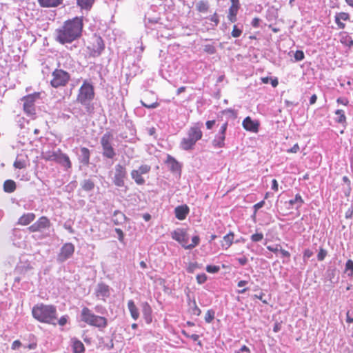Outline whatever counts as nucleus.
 Instances as JSON below:
<instances>
[{
    "mask_svg": "<svg viewBox=\"0 0 353 353\" xmlns=\"http://www.w3.org/2000/svg\"><path fill=\"white\" fill-rule=\"evenodd\" d=\"M335 18H339V20L347 21L349 19V14L346 12H340L335 16Z\"/></svg>",
    "mask_w": 353,
    "mask_h": 353,
    "instance_id": "obj_50",
    "label": "nucleus"
},
{
    "mask_svg": "<svg viewBox=\"0 0 353 353\" xmlns=\"http://www.w3.org/2000/svg\"><path fill=\"white\" fill-rule=\"evenodd\" d=\"M94 0H77V6L82 10H90L93 3Z\"/></svg>",
    "mask_w": 353,
    "mask_h": 353,
    "instance_id": "obj_32",
    "label": "nucleus"
},
{
    "mask_svg": "<svg viewBox=\"0 0 353 353\" xmlns=\"http://www.w3.org/2000/svg\"><path fill=\"white\" fill-rule=\"evenodd\" d=\"M189 208L186 205H179L174 209L175 216L179 220H184L189 213Z\"/></svg>",
    "mask_w": 353,
    "mask_h": 353,
    "instance_id": "obj_16",
    "label": "nucleus"
},
{
    "mask_svg": "<svg viewBox=\"0 0 353 353\" xmlns=\"http://www.w3.org/2000/svg\"><path fill=\"white\" fill-rule=\"evenodd\" d=\"M41 6L44 8L57 7L63 0H38Z\"/></svg>",
    "mask_w": 353,
    "mask_h": 353,
    "instance_id": "obj_25",
    "label": "nucleus"
},
{
    "mask_svg": "<svg viewBox=\"0 0 353 353\" xmlns=\"http://www.w3.org/2000/svg\"><path fill=\"white\" fill-rule=\"evenodd\" d=\"M234 240V234L232 232H230L223 236V241L221 243V246L223 249H228L232 244Z\"/></svg>",
    "mask_w": 353,
    "mask_h": 353,
    "instance_id": "obj_26",
    "label": "nucleus"
},
{
    "mask_svg": "<svg viewBox=\"0 0 353 353\" xmlns=\"http://www.w3.org/2000/svg\"><path fill=\"white\" fill-rule=\"evenodd\" d=\"M74 252V246L71 243H65L61 248L60 252L58 254V261L62 263L70 258Z\"/></svg>",
    "mask_w": 353,
    "mask_h": 353,
    "instance_id": "obj_11",
    "label": "nucleus"
},
{
    "mask_svg": "<svg viewBox=\"0 0 353 353\" xmlns=\"http://www.w3.org/2000/svg\"><path fill=\"white\" fill-rule=\"evenodd\" d=\"M237 260L241 265H245L248 263V259L245 256L238 258Z\"/></svg>",
    "mask_w": 353,
    "mask_h": 353,
    "instance_id": "obj_56",
    "label": "nucleus"
},
{
    "mask_svg": "<svg viewBox=\"0 0 353 353\" xmlns=\"http://www.w3.org/2000/svg\"><path fill=\"white\" fill-rule=\"evenodd\" d=\"M50 222L46 216L40 217L35 223L28 227L30 232H41L44 229L50 228Z\"/></svg>",
    "mask_w": 353,
    "mask_h": 353,
    "instance_id": "obj_12",
    "label": "nucleus"
},
{
    "mask_svg": "<svg viewBox=\"0 0 353 353\" xmlns=\"http://www.w3.org/2000/svg\"><path fill=\"white\" fill-rule=\"evenodd\" d=\"M83 27V17H76L67 20L55 30L54 39L62 45L71 43L81 37Z\"/></svg>",
    "mask_w": 353,
    "mask_h": 353,
    "instance_id": "obj_1",
    "label": "nucleus"
},
{
    "mask_svg": "<svg viewBox=\"0 0 353 353\" xmlns=\"http://www.w3.org/2000/svg\"><path fill=\"white\" fill-rule=\"evenodd\" d=\"M336 115L337 116L335 119L336 122L339 123H344L346 121V117L345 115L344 111L342 110H337L335 112Z\"/></svg>",
    "mask_w": 353,
    "mask_h": 353,
    "instance_id": "obj_36",
    "label": "nucleus"
},
{
    "mask_svg": "<svg viewBox=\"0 0 353 353\" xmlns=\"http://www.w3.org/2000/svg\"><path fill=\"white\" fill-rule=\"evenodd\" d=\"M264 204H265V201H261L256 203L254 205V208L255 212H256L258 210L261 208L264 205Z\"/></svg>",
    "mask_w": 353,
    "mask_h": 353,
    "instance_id": "obj_54",
    "label": "nucleus"
},
{
    "mask_svg": "<svg viewBox=\"0 0 353 353\" xmlns=\"http://www.w3.org/2000/svg\"><path fill=\"white\" fill-rule=\"evenodd\" d=\"M326 255H327V251L321 248V249H320V250L317 254V259L319 261H321L324 260Z\"/></svg>",
    "mask_w": 353,
    "mask_h": 353,
    "instance_id": "obj_47",
    "label": "nucleus"
},
{
    "mask_svg": "<svg viewBox=\"0 0 353 353\" xmlns=\"http://www.w3.org/2000/svg\"><path fill=\"white\" fill-rule=\"evenodd\" d=\"M81 154L79 156V162L83 165L88 166L90 163V152L88 148L82 147L80 149Z\"/></svg>",
    "mask_w": 353,
    "mask_h": 353,
    "instance_id": "obj_18",
    "label": "nucleus"
},
{
    "mask_svg": "<svg viewBox=\"0 0 353 353\" xmlns=\"http://www.w3.org/2000/svg\"><path fill=\"white\" fill-rule=\"evenodd\" d=\"M304 203L303 199L301 196L299 194H296L295 198L289 201V204L291 205V208H293V206L295 205L294 208L298 210L301 207L303 203Z\"/></svg>",
    "mask_w": 353,
    "mask_h": 353,
    "instance_id": "obj_31",
    "label": "nucleus"
},
{
    "mask_svg": "<svg viewBox=\"0 0 353 353\" xmlns=\"http://www.w3.org/2000/svg\"><path fill=\"white\" fill-rule=\"evenodd\" d=\"M113 134L110 132H105L101 138L100 143L102 148L112 146V142L113 141Z\"/></svg>",
    "mask_w": 353,
    "mask_h": 353,
    "instance_id": "obj_21",
    "label": "nucleus"
},
{
    "mask_svg": "<svg viewBox=\"0 0 353 353\" xmlns=\"http://www.w3.org/2000/svg\"><path fill=\"white\" fill-rule=\"evenodd\" d=\"M231 6L229 8L228 18L231 22L236 21V14L239 9V0H230Z\"/></svg>",
    "mask_w": 353,
    "mask_h": 353,
    "instance_id": "obj_15",
    "label": "nucleus"
},
{
    "mask_svg": "<svg viewBox=\"0 0 353 353\" xmlns=\"http://www.w3.org/2000/svg\"><path fill=\"white\" fill-rule=\"evenodd\" d=\"M196 10L201 13H206L210 8L209 2L206 0H200L195 4Z\"/></svg>",
    "mask_w": 353,
    "mask_h": 353,
    "instance_id": "obj_24",
    "label": "nucleus"
},
{
    "mask_svg": "<svg viewBox=\"0 0 353 353\" xmlns=\"http://www.w3.org/2000/svg\"><path fill=\"white\" fill-rule=\"evenodd\" d=\"M183 334L185 336H187V337H188V338L191 339L192 340H193L194 341H199V336L198 334H191V335H189V334H187L184 331L183 332Z\"/></svg>",
    "mask_w": 353,
    "mask_h": 353,
    "instance_id": "obj_53",
    "label": "nucleus"
},
{
    "mask_svg": "<svg viewBox=\"0 0 353 353\" xmlns=\"http://www.w3.org/2000/svg\"><path fill=\"white\" fill-rule=\"evenodd\" d=\"M299 150V145L298 143H296L290 149L287 150L288 153H296Z\"/></svg>",
    "mask_w": 353,
    "mask_h": 353,
    "instance_id": "obj_52",
    "label": "nucleus"
},
{
    "mask_svg": "<svg viewBox=\"0 0 353 353\" xmlns=\"http://www.w3.org/2000/svg\"><path fill=\"white\" fill-rule=\"evenodd\" d=\"M165 163L171 172H175L181 170V166L179 162L170 154L167 156Z\"/></svg>",
    "mask_w": 353,
    "mask_h": 353,
    "instance_id": "obj_19",
    "label": "nucleus"
},
{
    "mask_svg": "<svg viewBox=\"0 0 353 353\" xmlns=\"http://www.w3.org/2000/svg\"><path fill=\"white\" fill-rule=\"evenodd\" d=\"M115 232L119 235V241H122L123 238V232L120 228H116Z\"/></svg>",
    "mask_w": 353,
    "mask_h": 353,
    "instance_id": "obj_60",
    "label": "nucleus"
},
{
    "mask_svg": "<svg viewBox=\"0 0 353 353\" xmlns=\"http://www.w3.org/2000/svg\"><path fill=\"white\" fill-rule=\"evenodd\" d=\"M57 163L62 165L67 169H70L72 166V163L69 159V157L63 153L59 154V158Z\"/></svg>",
    "mask_w": 353,
    "mask_h": 353,
    "instance_id": "obj_27",
    "label": "nucleus"
},
{
    "mask_svg": "<svg viewBox=\"0 0 353 353\" xmlns=\"http://www.w3.org/2000/svg\"><path fill=\"white\" fill-rule=\"evenodd\" d=\"M39 97L40 93L34 92L33 94L25 96L21 99V101L23 102V110L28 116L32 117L35 114L34 103L37 99H39Z\"/></svg>",
    "mask_w": 353,
    "mask_h": 353,
    "instance_id": "obj_6",
    "label": "nucleus"
},
{
    "mask_svg": "<svg viewBox=\"0 0 353 353\" xmlns=\"http://www.w3.org/2000/svg\"><path fill=\"white\" fill-rule=\"evenodd\" d=\"M95 295L98 299L105 300L110 295L109 286L103 283H98Z\"/></svg>",
    "mask_w": 353,
    "mask_h": 353,
    "instance_id": "obj_13",
    "label": "nucleus"
},
{
    "mask_svg": "<svg viewBox=\"0 0 353 353\" xmlns=\"http://www.w3.org/2000/svg\"><path fill=\"white\" fill-rule=\"evenodd\" d=\"M141 103L143 106L148 108V109H154L157 108L159 105V103L158 102H154L150 104H147L144 103L143 101H141Z\"/></svg>",
    "mask_w": 353,
    "mask_h": 353,
    "instance_id": "obj_48",
    "label": "nucleus"
},
{
    "mask_svg": "<svg viewBox=\"0 0 353 353\" xmlns=\"http://www.w3.org/2000/svg\"><path fill=\"white\" fill-rule=\"evenodd\" d=\"M128 308L130 312V315L134 320H137L139 317V312L132 300H129L128 302Z\"/></svg>",
    "mask_w": 353,
    "mask_h": 353,
    "instance_id": "obj_23",
    "label": "nucleus"
},
{
    "mask_svg": "<svg viewBox=\"0 0 353 353\" xmlns=\"http://www.w3.org/2000/svg\"><path fill=\"white\" fill-rule=\"evenodd\" d=\"M62 152L60 149H58L55 151L48 152L45 154L44 159L47 161H54L57 162L59 158V154H61Z\"/></svg>",
    "mask_w": 353,
    "mask_h": 353,
    "instance_id": "obj_28",
    "label": "nucleus"
},
{
    "mask_svg": "<svg viewBox=\"0 0 353 353\" xmlns=\"http://www.w3.org/2000/svg\"><path fill=\"white\" fill-rule=\"evenodd\" d=\"M102 154L108 159H113L116 156V152L112 146L102 148Z\"/></svg>",
    "mask_w": 353,
    "mask_h": 353,
    "instance_id": "obj_35",
    "label": "nucleus"
},
{
    "mask_svg": "<svg viewBox=\"0 0 353 353\" xmlns=\"http://www.w3.org/2000/svg\"><path fill=\"white\" fill-rule=\"evenodd\" d=\"M242 33V30L241 29H239L236 25L234 26L233 30L232 31V36L234 38L239 37L241 36Z\"/></svg>",
    "mask_w": 353,
    "mask_h": 353,
    "instance_id": "obj_45",
    "label": "nucleus"
},
{
    "mask_svg": "<svg viewBox=\"0 0 353 353\" xmlns=\"http://www.w3.org/2000/svg\"><path fill=\"white\" fill-rule=\"evenodd\" d=\"M16 190V183L11 179H8L3 183V190L7 193H12Z\"/></svg>",
    "mask_w": 353,
    "mask_h": 353,
    "instance_id": "obj_30",
    "label": "nucleus"
},
{
    "mask_svg": "<svg viewBox=\"0 0 353 353\" xmlns=\"http://www.w3.org/2000/svg\"><path fill=\"white\" fill-rule=\"evenodd\" d=\"M68 316L67 315L62 316L58 321L57 320V323H58L59 325L64 326L68 322Z\"/></svg>",
    "mask_w": 353,
    "mask_h": 353,
    "instance_id": "obj_51",
    "label": "nucleus"
},
{
    "mask_svg": "<svg viewBox=\"0 0 353 353\" xmlns=\"http://www.w3.org/2000/svg\"><path fill=\"white\" fill-rule=\"evenodd\" d=\"M21 342L18 340H16L12 343V348L13 350H16V349L19 348L21 346Z\"/></svg>",
    "mask_w": 353,
    "mask_h": 353,
    "instance_id": "obj_61",
    "label": "nucleus"
},
{
    "mask_svg": "<svg viewBox=\"0 0 353 353\" xmlns=\"http://www.w3.org/2000/svg\"><path fill=\"white\" fill-rule=\"evenodd\" d=\"M353 215V208H350L345 212V216L346 219H350L352 218Z\"/></svg>",
    "mask_w": 353,
    "mask_h": 353,
    "instance_id": "obj_55",
    "label": "nucleus"
},
{
    "mask_svg": "<svg viewBox=\"0 0 353 353\" xmlns=\"http://www.w3.org/2000/svg\"><path fill=\"white\" fill-rule=\"evenodd\" d=\"M296 61H299L304 59V53L301 50H296L294 56Z\"/></svg>",
    "mask_w": 353,
    "mask_h": 353,
    "instance_id": "obj_46",
    "label": "nucleus"
},
{
    "mask_svg": "<svg viewBox=\"0 0 353 353\" xmlns=\"http://www.w3.org/2000/svg\"><path fill=\"white\" fill-rule=\"evenodd\" d=\"M104 49V43L102 39L100 37H97L94 39L92 48L93 56H99Z\"/></svg>",
    "mask_w": 353,
    "mask_h": 353,
    "instance_id": "obj_17",
    "label": "nucleus"
},
{
    "mask_svg": "<svg viewBox=\"0 0 353 353\" xmlns=\"http://www.w3.org/2000/svg\"><path fill=\"white\" fill-rule=\"evenodd\" d=\"M127 176L126 168L124 165L117 164L114 167V175L113 177V183L117 187H123L125 185L124 180Z\"/></svg>",
    "mask_w": 353,
    "mask_h": 353,
    "instance_id": "obj_8",
    "label": "nucleus"
},
{
    "mask_svg": "<svg viewBox=\"0 0 353 353\" xmlns=\"http://www.w3.org/2000/svg\"><path fill=\"white\" fill-rule=\"evenodd\" d=\"M241 353H250V350L246 345H243L241 347Z\"/></svg>",
    "mask_w": 353,
    "mask_h": 353,
    "instance_id": "obj_64",
    "label": "nucleus"
},
{
    "mask_svg": "<svg viewBox=\"0 0 353 353\" xmlns=\"http://www.w3.org/2000/svg\"><path fill=\"white\" fill-rule=\"evenodd\" d=\"M130 174H131L132 179L135 181V183L137 185H143L145 183V180L142 176V174H140L139 172H137V170H132L131 171Z\"/></svg>",
    "mask_w": 353,
    "mask_h": 353,
    "instance_id": "obj_29",
    "label": "nucleus"
},
{
    "mask_svg": "<svg viewBox=\"0 0 353 353\" xmlns=\"http://www.w3.org/2000/svg\"><path fill=\"white\" fill-rule=\"evenodd\" d=\"M210 21L214 22L215 23V25L216 26L219 22V18H218V16L216 14V13H214L210 18Z\"/></svg>",
    "mask_w": 353,
    "mask_h": 353,
    "instance_id": "obj_59",
    "label": "nucleus"
},
{
    "mask_svg": "<svg viewBox=\"0 0 353 353\" xmlns=\"http://www.w3.org/2000/svg\"><path fill=\"white\" fill-rule=\"evenodd\" d=\"M81 320L88 325L104 328L107 326V319L105 317L95 315L88 307H83L81 310Z\"/></svg>",
    "mask_w": 353,
    "mask_h": 353,
    "instance_id": "obj_5",
    "label": "nucleus"
},
{
    "mask_svg": "<svg viewBox=\"0 0 353 353\" xmlns=\"http://www.w3.org/2000/svg\"><path fill=\"white\" fill-rule=\"evenodd\" d=\"M279 245H276L275 247H273V246H271V245H269L267 247V249L271 252H277L278 251L280 250V249L279 248Z\"/></svg>",
    "mask_w": 353,
    "mask_h": 353,
    "instance_id": "obj_58",
    "label": "nucleus"
},
{
    "mask_svg": "<svg viewBox=\"0 0 353 353\" xmlns=\"http://www.w3.org/2000/svg\"><path fill=\"white\" fill-rule=\"evenodd\" d=\"M14 167L17 169H23L26 167V163L24 160L17 159L13 164Z\"/></svg>",
    "mask_w": 353,
    "mask_h": 353,
    "instance_id": "obj_42",
    "label": "nucleus"
},
{
    "mask_svg": "<svg viewBox=\"0 0 353 353\" xmlns=\"http://www.w3.org/2000/svg\"><path fill=\"white\" fill-rule=\"evenodd\" d=\"M94 97L92 85L85 81L79 90L77 101L85 106L88 112H91L90 103Z\"/></svg>",
    "mask_w": 353,
    "mask_h": 353,
    "instance_id": "obj_4",
    "label": "nucleus"
},
{
    "mask_svg": "<svg viewBox=\"0 0 353 353\" xmlns=\"http://www.w3.org/2000/svg\"><path fill=\"white\" fill-rule=\"evenodd\" d=\"M345 271L349 272L348 275L352 276L353 275V261L349 259L347 261L345 264Z\"/></svg>",
    "mask_w": 353,
    "mask_h": 353,
    "instance_id": "obj_41",
    "label": "nucleus"
},
{
    "mask_svg": "<svg viewBox=\"0 0 353 353\" xmlns=\"http://www.w3.org/2000/svg\"><path fill=\"white\" fill-rule=\"evenodd\" d=\"M263 239L262 233H256L251 236V239L253 242H259Z\"/></svg>",
    "mask_w": 353,
    "mask_h": 353,
    "instance_id": "obj_44",
    "label": "nucleus"
},
{
    "mask_svg": "<svg viewBox=\"0 0 353 353\" xmlns=\"http://www.w3.org/2000/svg\"><path fill=\"white\" fill-rule=\"evenodd\" d=\"M125 219V215L123 213L116 210L114 212L113 216H112V221L114 225H119L120 224L123 220Z\"/></svg>",
    "mask_w": 353,
    "mask_h": 353,
    "instance_id": "obj_34",
    "label": "nucleus"
},
{
    "mask_svg": "<svg viewBox=\"0 0 353 353\" xmlns=\"http://www.w3.org/2000/svg\"><path fill=\"white\" fill-rule=\"evenodd\" d=\"M141 307L143 318L145 322L149 324L152 322V308L147 302L143 303Z\"/></svg>",
    "mask_w": 353,
    "mask_h": 353,
    "instance_id": "obj_20",
    "label": "nucleus"
},
{
    "mask_svg": "<svg viewBox=\"0 0 353 353\" xmlns=\"http://www.w3.org/2000/svg\"><path fill=\"white\" fill-rule=\"evenodd\" d=\"M196 267H197L196 263H190L188 268V272H193Z\"/></svg>",
    "mask_w": 353,
    "mask_h": 353,
    "instance_id": "obj_62",
    "label": "nucleus"
},
{
    "mask_svg": "<svg viewBox=\"0 0 353 353\" xmlns=\"http://www.w3.org/2000/svg\"><path fill=\"white\" fill-rule=\"evenodd\" d=\"M220 270L219 266L208 265L206 266V271L209 273H216Z\"/></svg>",
    "mask_w": 353,
    "mask_h": 353,
    "instance_id": "obj_43",
    "label": "nucleus"
},
{
    "mask_svg": "<svg viewBox=\"0 0 353 353\" xmlns=\"http://www.w3.org/2000/svg\"><path fill=\"white\" fill-rule=\"evenodd\" d=\"M214 318V312L212 310H209L207 311L205 315V322L210 323Z\"/></svg>",
    "mask_w": 353,
    "mask_h": 353,
    "instance_id": "obj_40",
    "label": "nucleus"
},
{
    "mask_svg": "<svg viewBox=\"0 0 353 353\" xmlns=\"http://www.w3.org/2000/svg\"><path fill=\"white\" fill-rule=\"evenodd\" d=\"M172 238L179 242L183 248L187 250L188 245L189 236L183 229L178 228L171 233Z\"/></svg>",
    "mask_w": 353,
    "mask_h": 353,
    "instance_id": "obj_10",
    "label": "nucleus"
},
{
    "mask_svg": "<svg viewBox=\"0 0 353 353\" xmlns=\"http://www.w3.org/2000/svg\"><path fill=\"white\" fill-rule=\"evenodd\" d=\"M151 170V167L147 164L141 165L137 170L141 174H148Z\"/></svg>",
    "mask_w": 353,
    "mask_h": 353,
    "instance_id": "obj_38",
    "label": "nucleus"
},
{
    "mask_svg": "<svg viewBox=\"0 0 353 353\" xmlns=\"http://www.w3.org/2000/svg\"><path fill=\"white\" fill-rule=\"evenodd\" d=\"M242 125L247 131L257 132L259 123L257 121L252 120L250 117H247L243 121Z\"/></svg>",
    "mask_w": 353,
    "mask_h": 353,
    "instance_id": "obj_14",
    "label": "nucleus"
},
{
    "mask_svg": "<svg viewBox=\"0 0 353 353\" xmlns=\"http://www.w3.org/2000/svg\"><path fill=\"white\" fill-rule=\"evenodd\" d=\"M35 219V214L32 212L23 214L18 220L17 223L21 225H27L33 221Z\"/></svg>",
    "mask_w": 353,
    "mask_h": 353,
    "instance_id": "obj_22",
    "label": "nucleus"
},
{
    "mask_svg": "<svg viewBox=\"0 0 353 353\" xmlns=\"http://www.w3.org/2000/svg\"><path fill=\"white\" fill-rule=\"evenodd\" d=\"M228 128V123L222 124L218 133L215 135L212 143L216 148H221L225 146V132Z\"/></svg>",
    "mask_w": 353,
    "mask_h": 353,
    "instance_id": "obj_9",
    "label": "nucleus"
},
{
    "mask_svg": "<svg viewBox=\"0 0 353 353\" xmlns=\"http://www.w3.org/2000/svg\"><path fill=\"white\" fill-rule=\"evenodd\" d=\"M72 348L74 353H81L85 350L82 342L77 339L72 340Z\"/></svg>",
    "mask_w": 353,
    "mask_h": 353,
    "instance_id": "obj_33",
    "label": "nucleus"
},
{
    "mask_svg": "<svg viewBox=\"0 0 353 353\" xmlns=\"http://www.w3.org/2000/svg\"><path fill=\"white\" fill-rule=\"evenodd\" d=\"M52 79L50 83L54 88L65 85L70 78L69 73L61 69H56L52 72Z\"/></svg>",
    "mask_w": 353,
    "mask_h": 353,
    "instance_id": "obj_7",
    "label": "nucleus"
},
{
    "mask_svg": "<svg viewBox=\"0 0 353 353\" xmlns=\"http://www.w3.org/2000/svg\"><path fill=\"white\" fill-rule=\"evenodd\" d=\"M199 241H200L199 236H194L192 238V243H190V244L188 243V245L187 246V250H191V249L194 248L197 245H199Z\"/></svg>",
    "mask_w": 353,
    "mask_h": 353,
    "instance_id": "obj_39",
    "label": "nucleus"
},
{
    "mask_svg": "<svg viewBox=\"0 0 353 353\" xmlns=\"http://www.w3.org/2000/svg\"><path fill=\"white\" fill-rule=\"evenodd\" d=\"M81 187L85 191H91L94 188V183L90 179L84 180L81 183Z\"/></svg>",
    "mask_w": 353,
    "mask_h": 353,
    "instance_id": "obj_37",
    "label": "nucleus"
},
{
    "mask_svg": "<svg viewBox=\"0 0 353 353\" xmlns=\"http://www.w3.org/2000/svg\"><path fill=\"white\" fill-rule=\"evenodd\" d=\"M32 316L41 323L57 325V311L54 305L37 304L32 307Z\"/></svg>",
    "mask_w": 353,
    "mask_h": 353,
    "instance_id": "obj_2",
    "label": "nucleus"
},
{
    "mask_svg": "<svg viewBox=\"0 0 353 353\" xmlns=\"http://www.w3.org/2000/svg\"><path fill=\"white\" fill-rule=\"evenodd\" d=\"M260 19L259 18H254L253 19L251 24L253 27L257 28L259 26Z\"/></svg>",
    "mask_w": 353,
    "mask_h": 353,
    "instance_id": "obj_63",
    "label": "nucleus"
},
{
    "mask_svg": "<svg viewBox=\"0 0 353 353\" xmlns=\"http://www.w3.org/2000/svg\"><path fill=\"white\" fill-rule=\"evenodd\" d=\"M215 124V120H210V121H208L206 123H205V125H206V128L209 130L212 129V127Z\"/></svg>",
    "mask_w": 353,
    "mask_h": 353,
    "instance_id": "obj_57",
    "label": "nucleus"
},
{
    "mask_svg": "<svg viewBox=\"0 0 353 353\" xmlns=\"http://www.w3.org/2000/svg\"><path fill=\"white\" fill-rule=\"evenodd\" d=\"M202 126L203 123L198 122L189 128L187 132V137H183L180 143V148L182 150H190L193 149L196 143L202 138Z\"/></svg>",
    "mask_w": 353,
    "mask_h": 353,
    "instance_id": "obj_3",
    "label": "nucleus"
},
{
    "mask_svg": "<svg viewBox=\"0 0 353 353\" xmlns=\"http://www.w3.org/2000/svg\"><path fill=\"white\" fill-rule=\"evenodd\" d=\"M207 280V276L205 275V274H198L196 276V281H197V283H199V284H203Z\"/></svg>",
    "mask_w": 353,
    "mask_h": 353,
    "instance_id": "obj_49",
    "label": "nucleus"
}]
</instances>
